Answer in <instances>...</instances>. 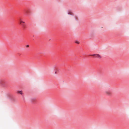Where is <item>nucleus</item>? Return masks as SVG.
I'll list each match as a JSON object with an SVG mask.
<instances>
[{
    "label": "nucleus",
    "mask_w": 129,
    "mask_h": 129,
    "mask_svg": "<svg viewBox=\"0 0 129 129\" xmlns=\"http://www.w3.org/2000/svg\"><path fill=\"white\" fill-rule=\"evenodd\" d=\"M76 43H77V44H79V42H78V41H76Z\"/></svg>",
    "instance_id": "nucleus-6"
},
{
    "label": "nucleus",
    "mask_w": 129,
    "mask_h": 129,
    "mask_svg": "<svg viewBox=\"0 0 129 129\" xmlns=\"http://www.w3.org/2000/svg\"><path fill=\"white\" fill-rule=\"evenodd\" d=\"M68 14L71 15H72V13L71 12H69L68 13Z\"/></svg>",
    "instance_id": "nucleus-5"
},
{
    "label": "nucleus",
    "mask_w": 129,
    "mask_h": 129,
    "mask_svg": "<svg viewBox=\"0 0 129 129\" xmlns=\"http://www.w3.org/2000/svg\"><path fill=\"white\" fill-rule=\"evenodd\" d=\"M91 56H94L98 59H100L102 58L101 56L98 54H95L91 55Z\"/></svg>",
    "instance_id": "nucleus-1"
},
{
    "label": "nucleus",
    "mask_w": 129,
    "mask_h": 129,
    "mask_svg": "<svg viewBox=\"0 0 129 129\" xmlns=\"http://www.w3.org/2000/svg\"><path fill=\"white\" fill-rule=\"evenodd\" d=\"M29 46L28 45H27L26 46V47H29Z\"/></svg>",
    "instance_id": "nucleus-7"
},
{
    "label": "nucleus",
    "mask_w": 129,
    "mask_h": 129,
    "mask_svg": "<svg viewBox=\"0 0 129 129\" xmlns=\"http://www.w3.org/2000/svg\"><path fill=\"white\" fill-rule=\"evenodd\" d=\"M19 22L22 25H23V24L24 23H25L22 20H21V19H20V20H19Z\"/></svg>",
    "instance_id": "nucleus-3"
},
{
    "label": "nucleus",
    "mask_w": 129,
    "mask_h": 129,
    "mask_svg": "<svg viewBox=\"0 0 129 129\" xmlns=\"http://www.w3.org/2000/svg\"><path fill=\"white\" fill-rule=\"evenodd\" d=\"M17 93H20V94H22V91H17Z\"/></svg>",
    "instance_id": "nucleus-4"
},
{
    "label": "nucleus",
    "mask_w": 129,
    "mask_h": 129,
    "mask_svg": "<svg viewBox=\"0 0 129 129\" xmlns=\"http://www.w3.org/2000/svg\"><path fill=\"white\" fill-rule=\"evenodd\" d=\"M105 93L107 95H110L111 94V92L108 91H105Z\"/></svg>",
    "instance_id": "nucleus-2"
},
{
    "label": "nucleus",
    "mask_w": 129,
    "mask_h": 129,
    "mask_svg": "<svg viewBox=\"0 0 129 129\" xmlns=\"http://www.w3.org/2000/svg\"><path fill=\"white\" fill-rule=\"evenodd\" d=\"M55 74H57V72L56 71L55 72Z\"/></svg>",
    "instance_id": "nucleus-8"
}]
</instances>
